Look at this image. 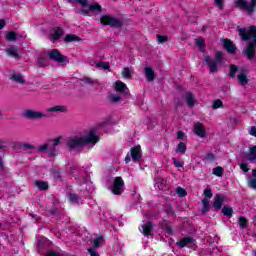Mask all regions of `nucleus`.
<instances>
[{"label": "nucleus", "mask_w": 256, "mask_h": 256, "mask_svg": "<svg viewBox=\"0 0 256 256\" xmlns=\"http://www.w3.org/2000/svg\"><path fill=\"white\" fill-rule=\"evenodd\" d=\"M212 173L216 175V177H223V167L218 166L213 168Z\"/></svg>", "instance_id": "obj_40"}, {"label": "nucleus", "mask_w": 256, "mask_h": 256, "mask_svg": "<svg viewBox=\"0 0 256 256\" xmlns=\"http://www.w3.org/2000/svg\"><path fill=\"white\" fill-rule=\"evenodd\" d=\"M177 139H179L180 141H183V139H185V132L179 131L177 133Z\"/></svg>", "instance_id": "obj_58"}, {"label": "nucleus", "mask_w": 256, "mask_h": 256, "mask_svg": "<svg viewBox=\"0 0 256 256\" xmlns=\"http://www.w3.org/2000/svg\"><path fill=\"white\" fill-rule=\"evenodd\" d=\"M48 59L56 63H67V56L61 54L59 49H52L48 52Z\"/></svg>", "instance_id": "obj_8"}, {"label": "nucleus", "mask_w": 256, "mask_h": 256, "mask_svg": "<svg viewBox=\"0 0 256 256\" xmlns=\"http://www.w3.org/2000/svg\"><path fill=\"white\" fill-rule=\"evenodd\" d=\"M235 5L239 9H244V11H247L248 15H253L255 12L256 0H251L250 3L245 0H236Z\"/></svg>", "instance_id": "obj_7"}, {"label": "nucleus", "mask_w": 256, "mask_h": 256, "mask_svg": "<svg viewBox=\"0 0 256 256\" xmlns=\"http://www.w3.org/2000/svg\"><path fill=\"white\" fill-rule=\"evenodd\" d=\"M195 45L196 47H198L199 51H201V53H205V39L203 38H197L195 39Z\"/></svg>", "instance_id": "obj_29"}, {"label": "nucleus", "mask_w": 256, "mask_h": 256, "mask_svg": "<svg viewBox=\"0 0 256 256\" xmlns=\"http://www.w3.org/2000/svg\"><path fill=\"white\" fill-rule=\"evenodd\" d=\"M65 31L63 30V28L61 27H56L54 28V32L51 34V39L53 41H59L62 37V35H64Z\"/></svg>", "instance_id": "obj_20"}, {"label": "nucleus", "mask_w": 256, "mask_h": 256, "mask_svg": "<svg viewBox=\"0 0 256 256\" xmlns=\"http://www.w3.org/2000/svg\"><path fill=\"white\" fill-rule=\"evenodd\" d=\"M245 159L249 161V163L256 162V145L249 148V153L245 154Z\"/></svg>", "instance_id": "obj_17"}, {"label": "nucleus", "mask_w": 256, "mask_h": 256, "mask_svg": "<svg viewBox=\"0 0 256 256\" xmlns=\"http://www.w3.org/2000/svg\"><path fill=\"white\" fill-rule=\"evenodd\" d=\"M174 167H184L185 166V161H179L176 160L175 158L172 159Z\"/></svg>", "instance_id": "obj_49"}, {"label": "nucleus", "mask_w": 256, "mask_h": 256, "mask_svg": "<svg viewBox=\"0 0 256 256\" xmlns=\"http://www.w3.org/2000/svg\"><path fill=\"white\" fill-rule=\"evenodd\" d=\"M5 51L9 57H12L13 59H16L17 61H19V59H21V56H19V50H17L16 47L7 48Z\"/></svg>", "instance_id": "obj_21"}, {"label": "nucleus", "mask_w": 256, "mask_h": 256, "mask_svg": "<svg viewBox=\"0 0 256 256\" xmlns=\"http://www.w3.org/2000/svg\"><path fill=\"white\" fill-rule=\"evenodd\" d=\"M65 111H67V107L61 105H57L47 109L48 113H65Z\"/></svg>", "instance_id": "obj_25"}, {"label": "nucleus", "mask_w": 256, "mask_h": 256, "mask_svg": "<svg viewBox=\"0 0 256 256\" xmlns=\"http://www.w3.org/2000/svg\"><path fill=\"white\" fill-rule=\"evenodd\" d=\"M35 186L37 187V189H39V191H47V189H49V183L43 180H36Z\"/></svg>", "instance_id": "obj_26"}, {"label": "nucleus", "mask_w": 256, "mask_h": 256, "mask_svg": "<svg viewBox=\"0 0 256 256\" xmlns=\"http://www.w3.org/2000/svg\"><path fill=\"white\" fill-rule=\"evenodd\" d=\"M130 157L134 163L143 161V151L141 150V145H136L130 149Z\"/></svg>", "instance_id": "obj_9"}, {"label": "nucleus", "mask_w": 256, "mask_h": 256, "mask_svg": "<svg viewBox=\"0 0 256 256\" xmlns=\"http://www.w3.org/2000/svg\"><path fill=\"white\" fill-rule=\"evenodd\" d=\"M115 91H117V93H127V91H129V88L127 87V84L118 80L115 84Z\"/></svg>", "instance_id": "obj_22"}, {"label": "nucleus", "mask_w": 256, "mask_h": 256, "mask_svg": "<svg viewBox=\"0 0 256 256\" xmlns=\"http://www.w3.org/2000/svg\"><path fill=\"white\" fill-rule=\"evenodd\" d=\"M90 13H103V7L99 3L94 2L88 6Z\"/></svg>", "instance_id": "obj_23"}, {"label": "nucleus", "mask_w": 256, "mask_h": 256, "mask_svg": "<svg viewBox=\"0 0 256 256\" xmlns=\"http://www.w3.org/2000/svg\"><path fill=\"white\" fill-rule=\"evenodd\" d=\"M96 67L104 69V71H109L111 69V65H109V62L100 61L96 64Z\"/></svg>", "instance_id": "obj_37"}, {"label": "nucleus", "mask_w": 256, "mask_h": 256, "mask_svg": "<svg viewBox=\"0 0 256 256\" xmlns=\"http://www.w3.org/2000/svg\"><path fill=\"white\" fill-rule=\"evenodd\" d=\"M237 71H239V66L231 64L230 71H229V77H231L232 79H235V75H237Z\"/></svg>", "instance_id": "obj_35"}, {"label": "nucleus", "mask_w": 256, "mask_h": 256, "mask_svg": "<svg viewBox=\"0 0 256 256\" xmlns=\"http://www.w3.org/2000/svg\"><path fill=\"white\" fill-rule=\"evenodd\" d=\"M11 81L14 83H19L20 85H25V79H23V75L21 74H12L10 76Z\"/></svg>", "instance_id": "obj_28"}, {"label": "nucleus", "mask_w": 256, "mask_h": 256, "mask_svg": "<svg viewBox=\"0 0 256 256\" xmlns=\"http://www.w3.org/2000/svg\"><path fill=\"white\" fill-rule=\"evenodd\" d=\"M193 244V239L191 237H185L182 240H180L177 245L181 248L187 247V245Z\"/></svg>", "instance_id": "obj_30"}, {"label": "nucleus", "mask_w": 256, "mask_h": 256, "mask_svg": "<svg viewBox=\"0 0 256 256\" xmlns=\"http://www.w3.org/2000/svg\"><path fill=\"white\" fill-rule=\"evenodd\" d=\"M62 137L59 136L54 139H49L48 142L52 143H44L43 145L38 147V153H48V157H57V149L55 147H58V145L61 143Z\"/></svg>", "instance_id": "obj_3"}, {"label": "nucleus", "mask_w": 256, "mask_h": 256, "mask_svg": "<svg viewBox=\"0 0 256 256\" xmlns=\"http://www.w3.org/2000/svg\"><path fill=\"white\" fill-rule=\"evenodd\" d=\"M1 171H5V166L3 165V158L0 157V173Z\"/></svg>", "instance_id": "obj_63"}, {"label": "nucleus", "mask_w": 256, "mask_h": 256, "mask_svg": "<svg viewBox=\"0 0 256 256\" xmlns=\"http://www.w3.org/2000/svg\"><path fill=\"white\" fill-rule=\"evenodd\" d=\"M5 142L0 140V152L5 153L7 151V146L4 145Z\"/></svg>", "instance_id": "obj_59"}, {"label": "nucleus", "mask_w": 256, "mask_h": 256, "mask_svg": "<svg viewBox=\"0 0 256 256\" xmlns=\"http://www.w3.org/2000/svg\"><path fill=\"white\" fill-rule=\"evenodd\" d=\"M74 3H79L82 7H87L89 5V1L87 0H74Z\"/></svg>", "instance_id": "obj_54"}, {"label": "nucleus", "mask_w": 256, "mask_h": 256, "mask_svg": "<svg viewBox=\"0 0 256 256\" xmlns=\"http://www.w3.org/2000/svg\"><path fill=\"white\" fill-rule=\"evenodd\" d=\"M176 153H180V155H185L187 153V144L184 142L178 143L176 146Z\"/></svg>", "instance_id": "obj_31"}, {"label": "nucleus", "mask_w": 256, "mask_h": 256, "mask_svg": "<svg viewBox=\"0 0 256 256\" xmlns=\"http://www.w3.org/2000/svg\"><path fill=\"white\" fill-rule=\"evenodd\" d=\"M194 133L195 135L200 137V139H205V137H207V128H205V125H203V123L196 122L194 124Z\"/></svg>", "instance_id": "obj_12"}, {"label": "nucleus", "mask_w": 256, "mask_h": 256, "mask_svg": "<svg viewBox=\"0 0 256 256\" xmlns=\"http://www.w3.org/2000/svg\"><path fill=\"white\" fill-rule=\"evenodd\" d=\"M89 8H88V10H86V9H81L80 10V13L82 14V15H89Z\"/></svg>", "instance_id": "obj_64"}, {"label": "nucleus", "mask_w": 256, "mask_h": 256, "mask_svg": "<svg viewBox=\"0 0 256 256\" xmlns=\"http://www.w3.org/2000/svg\"><path fill=\"white\" fill-rule=\"evenodd\" d=\"M165 213L168 216L175 215V210L173 209V206L169 205L168 208H166Z\"/></svg>", "instance_id": "obj_50"}, {"label": "nucleus", "mask_w": 256, "mask_h": 256, "mask_svg": "<svg viewBox=\"0 0 256 256\" xmlns=\"http://www.w3.org/2000/svg\"><path fill=\"white\" fill-rule=\"evenodd\" d=\"M223 203H225V196L223 194H216L214 196L212 207L215 209V211H219V209L223 207Z\"/></svg>", "instance_id": "obj_13"}, {"label": "nucleus", "mask_w": 256, "mask_h": 256, "mask_svg": "<svg viewBox=\"0 0 256 256\" xmlns=\"http://www.w3.org/2000/svg\"><path fill=\"white\" fill-rule=\"evenodd\" d=\"M88 252L90 253V256H99V252L93 248H89Z\"/></svg>", "instance_id": "obj_57"}, {"label": "nucleus", "mask_w": 256, "mask_h": 256, "mask_svg": "<svg viewBox=\"0 0 256 256\" xmlns=\"http://www.w3.org/2000/svg\"><path fill=\"white\" fill-rule=\"evenodd\" d=\"M83 83H86V85H93V83H95V81L93 80V78H89V77H84L82 79Z\"/></svg>", "instance_id": "obj_52"}, {"label": "nucleus", "mask_w": 256, "mask_h": 256, "mask_svg": "<svg viewBox=\"0 0 256 256\" xmlns=\"http://www.w3.org/2000/svg\"><path fill=\"white\" fill-rule=\"evenodd\" d=\"M202 204H203L202 213L203 214L209 213V211L211 209V204H209V200L207 198H203L202 199Z\"/></svg>", "instance_id": "obj_34"}, {"label": "nucleus", "mask_w": 256, "mask_h": 256, "mask_svg": "<svg viewBox=\"0 0 256 256\" xmlns=\"http://www.w3.org/2000/svg\"><path fill=\"white\" fill-rule=\"evenodd\" d=\"M240 169L244 173H248L249 172V165L247 163H241L240 164Z\"/></svg>", "instance_id": "obj_53"}, {"label": "nucleus", "mask_w": 256, "mask_h": 256, "mask_svg": "<svg viewBox=\"0 0 256 256\" xmlns=\"http://www.w3.org/2000/svg\"><path fill=\"white\" fill-rule=\"evenodd\" d=\"M100 23L105 27L109 26V27H112L113 29H121V27L125 25L122 19L111 16L109 14L102 15L100 17Z\"/></svg>", "instance_id": "obj_4"}, {"label": "nucleus", "mask_w": 256, "mask_h": 256, "mask_svg": "<svg viewBox=\"0 0 256 256\" xmlns=\"http://www.w3.org/2000/svg\"><path fill=\"white\" fill-rule=\"evenodd\" d=\"M248 187H250L251 189H256V178L249 180Z\"/></svg>", "instance_id": "obj_55"}, {"label": "nucleus", "mask_w": 256, "mask_h": 256, "mask_svg": "<svg viewBox=\"0 0 256 256\" xmlns=\"http://www.w3.org/2000/svg\"><path fill=\"white\" fill-rule=\"evenodd\" d=\"M36 65L40 68L49 66V59L45 57V53H42L38 56Z\"/></svg>", "instance_id": "obj_18"}, {"label": "nucleus", "mask_w": 256, "mask_h": 256, "mask_svg": "<svg viewBox=\"0 0 256 256\" xmlns=\"http://www.w3.org/2000/svg\"><path fill=\"white\" fill-rule=\"evenodd\" d=\"M186 103L189 107H195V95H193V92H186Z\"/></svg>", "instance_id": "obj_27"}, {"label": "nucleus", "mask_w": 256, "mask_h": 256, "mask_svg": "<svg viewBox=\"0 0 256 256\" xmlns=\"http://www.w3.org/2000/svg\"><path fill=\"white\" fill-rule=\"evenodd\" d=\"M6 39L8 41H17V33L15 31H9L6 34Z\"/></svg>", "instance_id": "obj_39"}, {"label": "nucleus", "mask_w": 256, "mask_h": 256, "mask_svg": "<svg viewBox=\"0 0 256 256\" xmlns=\"http://www.w3.org/2000/svg\"><path fill=\"white\" fill-rule=\"evenodd\" d=\"M103 241V236H99L96 239L92 240L91 243L93 247H101V242Z\"/></svg>", "instance_id": "obj_42"}, {"label": "nucleus", "mask_w": 256, "mask_h": 256, "mask_svg": "<svg viewBox=\"0 0 256 256\" xmlns=\"http://www.w3.org/2000/svg\"><path fill=\"white\" fill-rule=\"evenodd\" d=\"M206 158H208L210 161H215V154L214 153H208L206 155Z\"/></svg>", "instance_id": "obj_61"}, {"label": "nucleus", "mask_w": 256, "mask_h": 256, "mask_svg": "<svg viewBox=\"0 0 256 256\" xmlns=\"http://www.w3.org/2000/svg\"><path fill=\"white\" fill-rule=\"evenodd\" d=\"M21 149H23L24 151H31V149H35V146L29 143H23L20 144Z\"/></svg>", "instance_id": "obj_44"}, {"label": "nucleus", "mask_w": 256, "mask_h": 256, "mask_svg": "<svg viewBox=\"0 0 256 256\" xmlns=\"http://www.w3.org/2000/svg\"><path fill=\"white\" fill-rule=\"evenodd\" d=\"M6 25H7V22H5V20L3 19H0V30L4 29Z\"/></svg>", "instance_id": "obj_62"}, {"label": "nucleus", "mask_w": 256, "mask_h": 256, "mask_svg": "<svg viewBox=\"0 0 256 256\" xmlns=\"http://www.w3.org/2000/svg\"><path fill=\"white\" fill-rule=\"evenodd\" d=\"M249 135L256 137V126H252L249 130Z\"/></svg>", "instance_id": "obj_60"}, {"label": "nucleus", "mask_w": 256, "mask_h": 256, "mask_svg": "<svg viewBox=\"0 0 256 256\" xmlns=\"http://www.w3.org/2000/svg\"><path fill=\"white\" fill-rule=\"evenodd\" d=\"M223 49H225L229 55H235V53H237V45L228 38L223 40Z\"/></svg>", "instance_id": "obj_11"}, {"label": "nucleus", "mask_w": 256, "mask_h": 256, "mask_svg": "<svg viewBox=\"0 0 256 256\" xmlns=\"http://www.w3.org/2000/svg\"><path fill=\"white\" fill-rule=\"evenodd\" d=\"M69 201H70V203H78L79 196L75 193H70L69 194Z\"/></svg>", "instance_id": "obj_46"}, {"label": "nucleus", "mask_w": 256, "mask_h": 256, "mask_svg": "<svg viewBox=\"0 0 256 256\" xmlns=\"http://www.w3.org/2000/svg\"><path fill=\"white\" fill-rule=\"evenodd\" d=\"M205 63L208 65L211 73H217L219 70L217 68V63H223V52L216 51L214 60L211 59V56H206Z\"/></svg>", "instance_id": "obj_5"}, {"label": "nucleus", "mask_w": 256, "mask_h": 256, "mask_svg": "<svg viewBox=\"0 0 256 256\" xmlns=\"http://www.w3.org/2000/svg\"><path fill=\"white\" fill-rule=\"evenodd\" d=\"M52 175L54 179H56V181H59V179H61V172L59 170H54Z\"/></svg>", "instance_id": "obj_56"}, {"label": "nucleus", "mask_w": 256, "mask_h": 256, "mask_svg": "<svg viewBox=\"0 0 256 256\" xmlns=\"http://www.w3.org/2000/svg\"><path fill=\"white\" fill-rule=\"evenodd\" d=\"M238 35H240L242 41H253L249 42L244 48V56L248 61H253L255 59V49H256V26H249L248 28H237Z\"/></svg>", "instance_id": "obj_1"}, {"label": "nucleus", "mask_w": 256, "mask_h": 256, "mask_svg": "<svg viewBox=\"0 0 256 256\" xmlns=\"http://www.w3.org/2000/svg\"><path fill=\"white\" fill-rule=\"evenodd\" d=\"M222 213L225 217H228V219H231V217H233V208L228 206H223Z\"/></svg>", "instance_id": "obj_33"}, {"label": "nucleus", "mask_w": 256, "mask_h": 256, "mask_svg": "<svg viewBox=\"0 0 256 256\" xmlns=\"http://www.w3.org/2000/svg\"><path fill=\"white\" fill-rule=\"evenodd\" d=\"M204 199H213V192L211 191V188L207 187L205 190H204Z\"/></svg>", "instance_id": "obj_41"}, {"label": "nucleus", "mask_w": 256, "mask_h": 256, "mask_svg": "<svg viewBox=\"0 0 256 256\" xmlns=\"http://www.w3.org/2000/svg\"><path fill=\"white\" fill-rule=\"evenodd\" d=\"M212 109L214 110L223 109V101H221V99L214 100L212 104Z\"/></svg>", "instance_id": "obj_38"}, {"label": "nucleus", "mask_w": 256, "mask_h": 256, "mask_svg": "<svg viewBox=\"0 0 256 256\" xmlns=\"http://www.w3.org/2000/svg\"><path fill=\"white\" fill-rule=\"evenodd\" d=\"M156 38H157L158 43H160V44L167 43V41H169V37H167L165 35H159L158 34L156 36Z\"/></svg>", "instance_id": "obj_45"}, {"label": "nucleus", "mask_w": 256, "mask_h": 256, "mask_svg": "<svg viewBox=\"0 0 256 256\" xmlns=\"http://www.w3.org/2000/svg\"><path fill=\"white\" fill-rule=\"evenodd\" d=\"M47 213H49V215H59V208L53 205L52 208H47Z\"/></svg>", "instance_id": "obj_43"}, {"label": "nucleus", "mask_w": 256, "mask_h": 256, "mask_svg": "<svg viewBox=\"0 0 256 256\" xmlns=\"http://www.w3.org/2000/svg\"><path fill=\"white\" fill-rule=\"evenodd\" d=\"M99 141V138H97V135H95V132L91 130L88 135L85 137H78V138H71L67 141L66 145L70 151H73V149H77L79 147H84V145H90L97 143Z\"/></svg>", "instance_id": "obj_2"}, {"label": "nucleus", "mask_w": 256, "mask_h": 256, "mask_svg": "<svg viewBox=\"0 0 256 256\" xmlns=\"http://www.w3.org/2000/svg\"><path fill=\"white\" fill-rule=\"evenodd\" d=\"M23 117L25 119H43V117H47L43 112L27 109L23 113Z\"/></svg>", "instance_id": "obj_10"}, {"label": "nucleus", "mask_w": 256, "mask_h": 256, "mask_svg": "<svg viewBox=\"0 0 256 256\" xmlns=\"http://www.w3.org/2000/svg\"><path fill=\"white\" fill-rule=\"evenodd\" d=\"M153 229H155L154 223L151 221H148L142 225V234L144 235V237H149V235H151V231H153Z\"/></svg>", "instance_id": "obj_16"}, {"label": "nucleus", "mask_w": 256, "mask_h": 256, "mask_svg": "<svg viewBox=\"0 0 256 256\" xmlns=\"http://www.w3.org/2000/svg\"><path fill=\"white\" fill-rule=\"evenodd\" d=\"M214 3L216 5V7H218V9L222 10L225 7L223 0H214Z\"/></svg>", "instance_id": "obj_51"}, {"label": "nucleus", "mask_w": 256, "mask_h": 256, "mask_svg": "<svg viewBox=\"0 0 256 256\" xmlns=\"http://www.w3.org/2000/svg\"><path fill=\"white\" fill-rule=\"evenodd\" d=\"M176 193H177V195H179V197H185V196H187V190H185V189L182 188V187H178V188L176 189Z\"/></svg>", "instance_id": "obj_47"}, {"label": "nucleus", "mask_w": 256, "mask_h": 256, "mask_svg": "<svg viewBox=\"0 0 256 256\" xmlns=\"http://www.w3.org/2000/svg\"><path fill=\"white\" fill-rule=\"evenodd\" d=\"M122 77H124V79H132L133 75L131 74V69L129 67L123 68Z\"/></svg>", "instance_id": "obj_36"}, {"label": "nucleus", "mask_w": 256, "mask_h": 256, "mask_svg": "<svg viewBox=\"0 0 256 256\" xmlns=\"http://www.w3.org/2000/svg\"><path fill=\"white\" fill-rule=\"evenodd\" d=\"M237 80L242 87L249 84V78L247 77V69L242 68L240 73L237 75Z\"/></svg>", "instance_id": "obj_14"}, {"label": "nucleus", "mask_w": 256, "mask_h": 256, "mask_svg": "<svg viewBox=\"0 0 256 256\" xmlns=\"http://www.w3.org/2000/svg\"><path fill=\"white\" fill-rule=\"evenodd\" d=\"M110 189L113 195H123V192L125 191V180H123V177L116 176L110 186Z\"/></svg>", "instance_id": "obj_6"}, {"label": "nucleus", "mask_w": 256, "mask_h": 256, "mask_svg": "<svg viewBox=\"0 0 256 256\" xmlns=\"http://www.w3.org/2000/svg\"><path fill=\"white\" fill-rule=\"evenodd\" d=\"M65 43H79L81 41V37L75 34H67L64 38Z\"/></svg>", "instance_id": "obj_24"}, {"label": "nucleus", "mask_w": 256, "mask_h": 256, "mask_svg": "<svg viewBox=\"0 0 256 256\" xmlns=\"http://www.w3.org/2000/svg\"><path fill=\"white\" fill-rule=\"evenodd\" d=\"M144 73L146 75V81H148V83L155 81V71L153 70V68L145 67Z\"/></svg>", "instance_id": "obj_19"}, {"label": "nucleus", "mask_w": 256, "mask_h": 256, "mask_svg": "<svg viewBox=\"0 0 256 256\" xmlns=\"http://www.w3.org/2000/svg\"><path fill=\"white\" fill-rule=\"evenodd\" d=\"M110 101L111 103H119V101H121V97L117 94H112L110 96Z\"/></svg>", "instance_id": "obj_48"}, {"label": "nucleus", "mask_w": 256, "mask_h": 256, "mask_svg": "<svg viewBox=\"0 0 256 256\" xmlns=\"http://www.w3.org/2000/svg\"><path fill=\"white\" fill-rule=\"evenodd\" d=\"M159 226H160V229H162V231H165V233L167 235H174V231H173V228L171 227V222L168 221V220H162L160 223H159Z\"/></svg>", "instance_id": "obj_15"}, {"label": "nucleus", "mask_w": 256, "mask_h": 256, "mask_svg": "<svg viewBox=\"0 0 256 256\" xmlns=\"http://www.w3.org/2000/svg\"><path fill=\"white\" fill-rule=\"evenodd\" d=\"M238 225L241 229H247V227L249 225V221L247 220V218L245 216H240L238 218Z\"/></svg>", "instance_id": "obj_32"}]
</instances>
